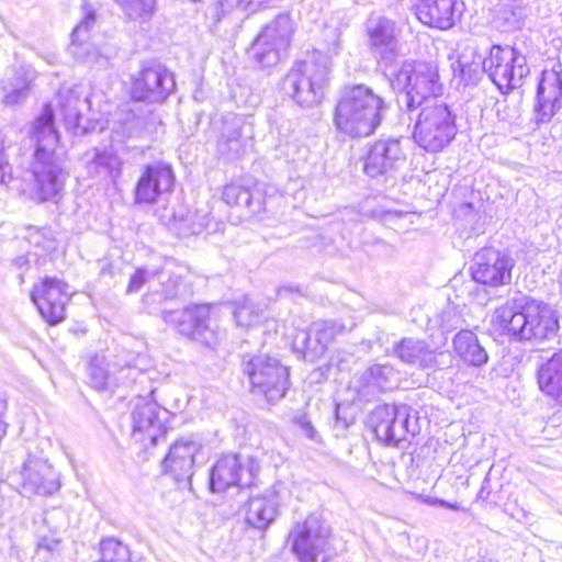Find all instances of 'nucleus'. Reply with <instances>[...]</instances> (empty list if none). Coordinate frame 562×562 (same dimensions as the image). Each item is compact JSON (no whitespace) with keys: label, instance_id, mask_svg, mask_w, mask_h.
Masks as SVG:
<instances>
[{"label":"nucleus","instance_id":"nucleus-1","mask_svg":"<svg viewBox=\"0 0 562 562\" xmlns=\"http://www.w3.org/2000/svg\"><path fill=\"white\" fill-rule=\"evenodd\" d=\"M35 146L31 171L33 190L40 201L55 200L64 189L67 173L56 148L59 135L55 127L54 111L50 104L43 108L29 132Z\"/></svg>","mask_w":562,"mask_h":562},{"label":"nucleus","instance_id":"nucleus-2","mask_svg":"<svg viewBox=\"0 0 562 562\" xmlns=\"http://www.w3.org/2000/svg\"><path fill=\"white\" fill-rule=\"evenodd\" d=\"M493 323L518 340H550L560 328L557 311L529 296L515 297L496 308Z\"/></svg>","mask_w":562,"mask_h":562},{"label":"nucleus","instance_id":"nucleus-3","mask_svg":"<svg viewBox=\"0 0 562 562\" xmlns=\"http://www.w3.org/2000/svg\"><path fill=\"white\" fill-rule=\"evenodd\" d=\"M385 109L384 100L369 87H347L337 102L334 123L350 137H366L381 124Z\"/></svg>","mask_w":562,"mask_h":562},{"label":"nucleus","instance_id":"nucleus-4","mask_svg":"<svg viewBox=\"0 0 562 562\" xmlns=\"http://www.w3.org/2000/svg\"><path fill=\"white\" fill-rule=\"evenodd\" d=\"M393 89L401 91L397 102L402 110L413 112L426 103L439 102L443 85L438 66L423 60H405L391 79Z\"/></svg>","mask_w":562,"mask_h":562},{"label":"nucleus","instance_id":"nucleus-5","mask_svg":"<svg viewBox=\"0 0 562 562\" xmlns=\"http://www.w3.org/2000/svg\"><path fill=\"white\" fill-rule=\"evenodd\" d=\"M330 64L319 50H313L295 63L282 80L285 94L302 106L319 104L329 81Z\"/></svg>","mask_w":562,"mask_h":562},{"label":"nucleus","instance_id":"nucleus-6","mask_svg":"<svg viewBox=\"0 0 562 562\" xmlns=\"http://www.w3.org/2000/svg\"><path fill=\"white\" fill-rule=\"evenodd\" d=\"M414 126L415 143L429 153L443 150L456 137V114L445 102L426 103Z\"/></svg>","mask_w":562,"mask_h":562},{"label":"nucleus","instance_id":"nucleus-7","mask_svg":"<svg viewBox=\"0 0 562 562\" xmlns=\"http://www.w3.org/2000/svg\"><path fill=\"white\" fill-rule=\"evenodd\" d=\"M162 319L180 335L211 349H214L224 337V333L212 316L210 304H193L181 310L164 311Z\"/></svg>","mask_w":562,"mask_h":562},{"label":"nucleus","instance_id":"nucleus-8","mask_svg":"<svg viewBox=\"0 0 562 562\" xmlns=\"http://www.w3.org/2000/svg\"><path fill=\"white\" fill-rule=\"evenodd\" d=\"M482 70L503 93L520 88L530 69L526 56L512 46L493 45Z\"/></svg>","mask_w":562,"mask_h":562},{"label":"nucleus","instance_id":"nucleus-9","mask_svg":"<svg viewBox=\"0 0 562 562\" xmlns=\"http://www.w3.org/2000/svg\"><path fill=\"white\" fill-rule=\"evenodd\" d=\"M243 366L254 393L263 395L270 403L284 397L290 385L289 368L277 358L257 355L244 360Z\"/></svg>","mask_w":562,"mask_h":562},{"label":"nucleus","instance_id":"nucleus-10","mask_svg":"<svg viewBox=\"0 0 562 562\" xmlns=\"http://www.w3.org/2000/svg\"><path fill=\"white\" fill-rule=\"evenodd\" d=\"M369 425L376 439L389 446H397L420 429L417 413L407 405L376 406L369 416Z\"/></svg>","mask_w":562,"mask_h":562},{"label":"nucleus","instance_id":"nucleus-11","mask_svg":"<svg viewBox=\"0 0 562 562\" xmlns=\"http://www.w3.org/2000/svg\"><path fill=\"white\" fill-rule=\"evenodd\" d=\"M293 31L290 15L279 14L254 41L249 49L252 60L262 68L277 65L290 45Z\"/></svg>","mask_w":562,"mask_h":562},{"label":"nucleus","instance_id":"nucleus-12","mask_svg":"<svg viewBox=\"0 0 562 562\" xmlns=\"http://www.w3.org/2000/svg\"><path fill=\"white\" fill-rule=\"evenodd\" d=\"M330 529L319 515L296 522L289 535L291 550L300 562H317L329 547Z\"/></svg>","mask_w":562,"mask_h":562},{"label":"nucleus","instance_id":"nucleus-13","mask_svg":"<svg viewBox=\"0 0 562 562\" xmlns=\"http://www.w3.org/2000/svg\"><path fill=\"white\" fill-rule=\"evenodd\" d=\"M170 416L171 413L156 401L147 397L136 398L131 413L132 437L139 442L149 440L150 446H156L167 431Z\"/></svg>","mask_w":562,"mask_h":562},{"label":"nucleus","instance_id":"nucleus-14","mask_svg":"<svg viewBox=\"0 0 562 562\" xmlns=\"http://www.w3.org/2000/svg\"><path fill=\"white\" fill-rule=\"evenodd\" d=\"M514 259L493 247L479 250L472 260L470 270L473 280L480 284L498 288L512 282Z\"/></svg>","mask_w":562,"mask_h":562},{"label":"nucleus","instance_id":"nucleus-15","mask_svg":"<svg viewBox=\"0 0 562 562\" xmlns=\"http://www.w3.org/2000/svg\"><path fill=\"white\" fill-rule=\"evenodd\" d=\"M400 34V29L391 19L376 16L367 22L369 48L381 66H392L402 55Z\"/></svg>","mask_w":562,"mask_h":562},{"label":"nucleus","instance_id":"nucleus-16","mask_svg":"<svg viewBox=\"0 0 562 562\" xmlns=\"http://www.w3.org/2000/svg\"><path fill=\"white\" fill-rule=\"evenodd\" d=\"M69 296V285L55 277L42 279L31 291V301L50 325H56L65 318Z\"/></svg>","mask_w":562,"mask_h":562},{"label":"nucleus","instance_id":"nucleus-17","mask_svg":"<svg viewBox=\"0 0 562 562\" xmlns=\"http://www.w3.org/2000/svg\"><path fill=\"white\" fill-rule=\"evenodd\" d=\"M173 74L161 64H148L135 77L132 95L138 101L162 102L175 90Z\"/></svg>","mask_w":562,"mask_h":562},{"label":"nucleus","instance_id":"nucleus-18","mask_svg":"<svg viewBox=\"0 0 562 562\" xmlns=\"http://www.w3.org/2000/svg\"><path fill=\"white\" fill-rule=\"evenodd\" d=\"M201 449L200 442L193 437H181L175 441L162 461V468L181 488L191 486L194 457Z\"/></svg>","mask_w":562,"mask_h":562},{"label":"nucleus","instance_id":"nucleus-19","mask_svg":"<svg viewBox=\"0 0 562 562\" xmlns=\"http://www.w3.org/2000/svg\"><path fill=\"white\" fill-rule=\"evenodd\" d=\"M406 154L400 138L379 139L369 146L364 172L371 177L389 175L405 164Z\"/></svg>","mask_w":562,"mask_h":562},{"label":"nucleus","instance_id":"nucleus-20","mask_svg":"<svg viewBox=\"0 0 562 562\" xmlns=\"http://www.w3.org/2000/svg\"><path fill=\"white\" fill-rule=\"evenodd\" d=\"M173 186L175 173L170 165L164 162L147 165L135 187V202L154 204L171 192Z\"/></svg>","mask_w":562,"mask_h":562},{"label":"nucleus","instance_id":"nucleus-21","mask_svg":"<svg viewBox=\"0 0 562 562\" xmlns=\"http://www.w3.org/2000/svg\"><path fill=\"white\" fill-rule=\"evenodd\" d=\"M251 134V126L241 116L226 119L217 139V154L228 160L243 157L252 147Z\"/></svg>","mask_w":562,"mask_h":562},{"label":"nucleus","instance_id":"nucleus-22","mask_svg":"<svg viewBox=\"0 0 562 562\" xmlns=\"http://www.w3.org/2000/svg\"><path fill=\"white\" fill-rule=\"evenodd\" d=\"M21 494L52 495L59 488V481L53 467L41 459H29L21 473Z\"/></svg>","mask_w":562,"mask_h":562},{"label":"nucleus","instance_id":"nucleus-23","mask_svg":"<svg viewBox=\"0 0 562 562\" xmlns=\"http://www.w3.org/2000/svg\"><path fill=\"white\" fill-rule=\"evenodd\" d=\"M344 329L334 322H314L307 330H300L293 338V346L304 353V358L321 357L335 336Z\"/></svg>","mask_w":562,"mask_h":562},{"label":"nucleus","instance_id":"nucleus-24","mask_svg":"<svg viewBox=\"0 0 562 562\" xmlns=\"http://www.w3.org/2000/svg\"><path fill=\"white\" fill-rule=\"evenodd\" d=\"M398 385V372L391 364H373L364 370L355 381L358 396L372 401L381 393L391 391Z\"/></svg>","mask_w":562,"mask_h":562},{"label":"nucleus","instance_id":"nucleus-25","mask_svg":"<svg viewBox=\"0 0 562 562\" xmlns=\"http://www.w3.org/2000/svg\"><path fill=\"white\" fill-rule=\"evenodd\" d=\"M94 24L95 14L93 11H88L81 22L74 29L68 50L83 64L105 67L109 63L108 56L89 42V34Z\"/></svg>","mask_w":562,"mask_h":562},{"label":"nucleus","instance_id":"nucleus-26","mask_svg":"<svg viewBox=\"0 0 562 562\" xmlns=\"http://www.w3.org/2000/svg\"><path fill=\"white\" fill-rule=\"evenodd\" d=\"M562 76L554 69L544 70L537 88V120L548 122L562 106Z\"/></svg>","mask_w":562,"mask_h":562},{"label":"nucleus","instance_id":"nucleus-27","mask_svg":"<svg viewBox=\"0 0 562 562\" xmlns=\"http://www.w3.org/2000/svg\"><path fill=\"white\" fill-rule=\"evenodd\" d=\"M456 3V0H419L415 4V13L429 27L449 30L458 19Z\"/></svg>","mask_w":562,"mask_h":562},{"label":"nucleus","instance_id":"nucleus-28","mask_svg":"<svg viewBox=\"0 0 562 562\" xmlns=\"http://www.w3.org/2000/svg\"><path fill=\"white\" fill-rule=\"evenodd\" d=\"M393 355L402 362L422 369L436 367V352L424 339L405 337L393 346Z\"/></svg>","mask_w":562,"mask_h":562},{"label":"nucleus","instance_id":"nucleus-29","mask_svg":"<svg viewBox=\"0 0 562 562\" xmlns=\"http://www.w3.org/2000/svg\"><path fill=\"white\" fill-rule=\"evenodd\" d=\"M278 507L279 499L274 491L250 496L246 507V521L256 529L265 530L277 518Z\"/></svg>","mask_w":562,"mask_h":562},{"label":"nucleus","instance_id":"nucleus-30","mask_svg":"<svg viewBox=\"0 0 562 562\" xmlns=\"http://www.w3.org/2000/svg\"><path fill=\"white\" fill-rule=\"evenodd\" d=\"M244 469L237 456H225L212 468L210 485L213 492H224L232 486H245L250 480H243Z\"/></svg>","mask_w":562,"mask_h":562},{"label":"nucleus","instance_id":"nucleus-31","mask_svg":"<svg viewBox=\"0 0 562 562\" xmlns=\"http://www.w3.org/2000/svg\"><path fill=\"white\" fill-rule=\"evenodd\" d=\"M57 105L66 127L75 130L80 125L82 112L89 109L90 102L81 88L63 86L57 93Z\"/></svg>","mask_w":562,"mask_h":562},{"label":"nucleus","instance_id":"nucleus-32","mask_svg":"<svg viewBox=\"0 0 562 562\" xmlns=\"http://www.w3.org/2000/svg\"><path fill=\"white\" fill-rule=\"evenodd\" d=\"M537 381L540 391L562 406V350L539 366Z\"/></svg>","mask_w":562,"mask_h":562},{"label":"nucleus","instance_id":"nucleus-33","mask_svg":"<svg viewBox=\"0 0 562 562\" xmlns=\"http://www.w3.org/2000/svg\"><path fill=\"white\" fill-rule=\"evenodd\" d=\"M452 346L458 357L470 366L482 367L488 360L485 348L480 344L476 335L471 330H460L453 337Z\"/></svg>","mask_w":562,"mask_h":562},{"label":"nucleus","instance_id":"nucleus-34","mask_svg":"<svg viewBox=\"0 0 562 562\" xmlns=\"http://www.w3.org/2000/svg\"><path fill=\"white\" fill-rule=\"evenodd\" d=\"M85 159L90 176L115 179L121 173L122 161L111 151L94 148L85 155Z\"/></svg>","mask_w":562,"mask_h":562},{"label":"nucleus","instance_id":"nucleus-35","mask_svg":"<svg viewBox=\"0 0 562 562\" xmlns=\"http://www.w3.org/2000/svg\"><path fill=\"white\" fill-rule=\"evenodd\" d=\"M26 239L29 244L36 250L35 256L48 254L56 249L57 240L54 232L46 227H32L29 229Z\"/></svg>","mask_w":562,"mask_h":562},{"label":"nucleus","instance_id":"nucleus-36","mask_svg":"<svg viewBox=\"0 0 562 562\" xmlns=\"http://www.w3.org/2000/svg\"><path fill=\"white\" fill-rule=\"evenodd\" d=\"M119 5L128 19L145 23L148 22L156 9V0H121Z\"/></svg>","mask_w":562,"mask_h":562},{"label":"nucleus","instance_id":"nucleus-37","mask_svg":"<svg viewBox=\"0 0 562 562\" xmlns=\"http://www.w3.org/2000/svg\"><path fill=\"white\" fill-rule=\"evenodd\" d=\"M161 291H153L145 295L146 302H162L166 300H172L178 296L179 289L181 285V278L175 274H167L162 272L159 277Z\"/></svg>","mask_w":562,"mask_h":562},{"label":"nucleus","instance_id":"nucleus-38","mask_svg":"<svg viewBox=\"0 0 562 562\" xmlns=\"http://www.w3.org/2000/svg\"><path fill=\"white\" fill-rule=\"evenodd\" d=\"M100 555L99 562H132L127 546L113 538L101 541Z\"/></svg>","mask_w":562,"mask_h":562},{"label":"nucleus","instance_id":"nucleus-39","mask_svg":"<svg viewBox=\"0 0 562 562\" xmlns=\"http://www.w3.org/2000/svg\"><path fill=\"white\" fill-rule=\"evenodd\" d=\"M234 318L238 326L250 327L259 321V310L248 297H245L234 310Z\"/></svg>","mask_w":562,"mask_h":562},{"label":"nucleus","instance_id":"nucleus-40","mask_svg":"<svg viewBox=\"0 0 562 562\" xmlns=\"http://www.w3.org/2000/svg\"><path fill=\"white\" fill-rule=\"evenodd\" d=\"M265 203L263 195L259 190L243 187L238 202L235 205L245 206L251 214H259L265 210Z\"/></svg>","mask_w":562,"mask_h":562},{"label":"nucleus","instance_id":"nucleus-41","mask_svg":"<svg viewBox=\"0 0 562 562\" xmlns=\"http://www.w3.org/2000/svg\"><path fill=\"white\" fill-rule=\"evenodd\" d=\"M341 32L335 26H325L323 30V49L322 52L327 59L337 56L341 50ZM330 63V60H328Z\"/></svg>","mask_w":562,"mask_h":562},{"label":"nucleus","instance_id":"nucleus-42","mask_svg":"<svg viewBox=\"0 0 562 562\" xmlns=\"http://www.w3.org/2000/svg\"><path fill=\"white\" fill-rule=\"evenodd\" d=\"M192 217L193 214L190 212L180 211L178 213H173L168 225L170 229L175 231L180 236L196 234L198 229L192 222Z\"/></svg>","mask_w":562,"mask_h":562},{"label":"nucleus","instance_id":"nucleus-43","mask_svg":"<svg viewBox=\"0 0 562 562\" xmlns=\"http://www.w3.org/2000/svg\"><path fill=\"white\" fill-rule=\"evenodd\" d=\"M88 370L90 385L98 391L105 390L111 375L110 371L98 359L90 362Z\"/></svg>","mask_w":562,"mask_h":562},{"label":"nucleus","instance_id":"nucleus-44","mask_svg":"<svg viewBox=\"0 0 562 562\" xmlns=\"http://www.w3.org/2000/svg\"><path fill=\"white\" fill-rule=\"evenodd\" d=\"M453 71L454 74H457V71L460 72V77L465 85L475 83L479 80L481 72H484L482 70V61L467 63L462 57H460L457 65L453 66Z\"/></svg>","mask_w":562,"mask_h":562},{"label":"nucleus","instance_id":"nucleus-45","mask_svg":"<svg viewBox=\"0 0 562 562\" xmlns=\"http://www.w3.org/2000/svg\"><path fill=\"white\" fill-rule=\"evenodd\" d=\"M156 273L149 272L146 268H138L130 278L126 294L138 292Z\"/></svg>","mask_w":562,"mask_h":562},{"label":"nucleus","instance_id":"nucleus-46","mask_svg":"<svg viewBox=\"0 0 562 562\" xmlns=\"http://www.w3.org/2000/svg\"><path fill=\"white\" fill-rule=\"evenodd\" d=\"M463 321L453 306H448L440 314V326L443 331H451L462 325Z\"/></svg>","mask_w":562,"mask_h":562},{"label":"nucleus","instance_id":"nucleus-47","mask_svg":"<svg viewBox=\"0 0 562 562\" xmlns=\"http://www.w3.org/2000/svg\"><path fill=\"white\" fill-rule=\"evenodd\" d=\"M27 92L29 87L15 88L4 95L3 103L9 106L18 105L26 99Z\"/></svg>","mask_w":562,"mask_h":562},{"label":"nucleus","instance_id":"nucleus-48","mask_svg":"<svg viewBox=\"0 0 562 562\" xmlns=\"http://www.w3.org/2000/svg\"><path fill=\"white\" fill-rule=\"evenodd\" d=\"M244 186L233 182L226 184L223 190V200L228 205H234L238 202V198L241 193V189Z\"/></svg>","mask_w":562,"mask_h":562},{"label":"nucleus","instance_id":"nucleus-49","mask_svg":"<svg viewBox=\"0 0 562 562\" xmlns=\"http://www.w3.org/2000/svg\"><path fill=\"white\" fill-rule=\"evenodd\" d=\"M295 423L300 426V428L304 431V434L311 438H316V430L312 426L311 422L307 419L305 415H300L295 417Z\"/></svg>","mask_w":562,"mask_h":562},{"label":"nucleus","instance_id":"nucleus-50","mask_svg":"<svg viewBox=\"0 0 562 562\" xmlns=\"http://www.w3.org/2000/svg\"><path fill=\"white\" fill-rule=\"evenodd\" d=\"M60 541L56 538H43L38 542V549H44L48 552H55L58 549Z\"/></svg>","mask_w":562,"mask_h":562},{"label":"nucleus","instance_id":"nucleus-51","mask_svg":"<svg viewBox=\"0 0 562 562\" xmlns=\"http://www.w3.org/2000/svg\"><path fill=\"white\" fill-rule=\"evenodd\" d=\"M267 1L268 0H238L237 4L245 11L254 12L258 7L262 5Z\"/></svg>","mask_w":562,"mask_h":562},{"label":"nucleus","instance_id":"nucleus-52","mask_svg":"<svg viewBox=\"0 0 562 562\" xmlns=\"http://www.w3.org/2000/svg\"><path fill=\"white\" fill-rule=\"evenodd\" d=\"M112 373L113 374L119 373L120 374L119 380H125V379L131 378L133 381H135L136 376L138 374H140L139 371L131 368L130 366L121 367L117 372H112Z\"/></svg>","mask_w":562,"mask_h":562},{"label":"nucleus","instance_id":"nucleus-53","mask_svg":"<svg viewBox=\"0 0 562 562\" xmlns=\"http://www.w3.org/2000/svg\"><path fill=\"white\" fill-rule=\"evenodd\" d=\"M10 168L5 156L2 151H0V184L4 183L5 177L9 175Z\"/></svg>","mask_w":562,"mask_h":562},{"label":"nucleus","instance_id":"nucleus-54","mask_svg":"<svg viewBox=\"0 0 562 562\" xmlns=\"http://www.w3.org/2000/svg\"><path fill=\"white\" fill-rule=\"evenodd\" d=\"M490 495H491L490 480L487 477H485L481 485V488L477 493L476 498L486 501L490 497Z\"/></svg>","mask_w":562,"mask_h":562},{"label":"nucleus","instance_id":"nucleus-55","mask_svg":"<svg viewBox=\"0 0 562 562\" xmlns=\"http://www.w3.org/2000/svg\"><path fill=\"white\" fill-rule=\"evenodd\" d=\"M293 292H296L300 295L303 294L301 289L299 286H296V285H282L278 290V293H279L280 296H283V295H286V294H291Z\"/></svg>","mask_w":562,"mask_h":562},{"label":"nucleus","instance_id":"nucleus-56","mask_svg":"<svg viewBox=\"0 0 562 562\" xmlns=\"http://www.w3.org/2000/svg\"><path fill=\"white\" fill-rule=\"evenodd\" d=\"M439 506L440 507H446V508H449V509H452V510H460V509H462V507L458 503H449V502H447L445 499L439 502Z\"/></svg>","mask_w":562,"mask_h":562},{"label":"nucleus","instance_id":"nucleus-57","mask_svg":"<svg viewBox=\"0 0 562 562\" xmlns=\"http://www.w3.org/2000/svg\"><path fill=\"white\" fill-rule=\"evenodd\" d=\"M101 274H102V276H113V274H114V272H113L112 265H111V263H104V265L101 267Z\"/></svg>","mask_w":562,"mask_h":562},{"label":"nucleus","instance_id":"nucleus-58","mask_svg":"<svg viewBox=\"0 0 562 562\" xmlns=\"http://www.w3.org/2000/svg\"><path fill=\"white\" fill-rule=\"evenodd\" d=\"M27 262H29V258L25 256H20L14 259V265L18 266L19 268L26 266Z\"/></svg>","mask_w":562,"mask_h":562},{"label":"nucleus","instance_id":"nucleus-59","mask_svg":"<svg viewBox=\"0 0 562 562\" xmlns=\"http://www.w3.org/2000/svg\"><path fill=\"white\" fill-rule=\"evenodd\" d=\"M442 501L441 498H434V497H426L425 503L431 506H439V502Z\"/></svg>","mask_w":562,"mask_h":562},{"label":"nucleus","instance_id":"nucleus-60","mask_svg":"<svg viewBox=\"0 0 562 562\" xmlns=\"http://www.w3.org/2000/svg\"><path fill=\"white\" fill-rule=\"evenodd\" d=\"M115 2L119 4V3H121V0H115Z\"/></svg>","mask_w":562,"mask_h":562}]
</instances>
